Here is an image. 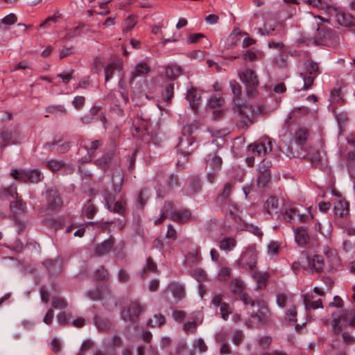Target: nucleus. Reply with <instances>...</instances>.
Wrapping results in <instances>:
<instances>
[{"label": "nucleus", "instance_id": "obj_22", "mask_svg": "<svg viewBox=\"0 0 355 355\" xmlns=\"http://www.w3.org/2000/svg\"><path fill=\"white\" fill-rule=\"evenodd\" d=\"M307 3L319 9L325 10L328 14L336 12V7L325 0H307Z\"/></svg>", "mask_w": 355, "mask_h": 355}, {"label": "nucleus", "instance_id": "obj_63", "mask_svg": "<svg viewBox=\"0 0 355 355\" xmlns=\"http://www.w3.org/2000/svg\"><path fill=\"white\" fill-rule=\"evenodd\" d=\"M85 98L84 96H77L73 98L71 103L76 109H80L85 104Z\"/></svg>", "mask_w": 355, "mask_h": 355}, {"label": "nucleus", "instance_id": "obj_54", "mask_svg": "<svg viewBox=\"0 0 355 355\" xmlns=\"http://www.w3.org/2000/svg\"><path fill=\"white\" fill-rule=\"evenodd\" d=\"M336 120L338 122V125L340 133L346 131V129H345V123L347 121L346 116L341 114L336 115Z\"/></svg>", "mask_w": 355, "mask_h": 355}, {"label": "nucleus", "instance_id": "obj_5", "mask_svg": "<svg viewBox=\"0 0 355 355\" xmlns=\"http://www.w3.org/2000/svg\"><path fill=\"white\" fill-rule=\"evenodd\" d=\"M173 209L171 202H166L162 210L161 217L155 220V223L159 225L167 217L170 216L175 222L182 223L190 220L192 218L191 213L188 209H182L170 212L169 209Z\"/></svg>", "mask_w": 355, "mask_h": 355}, {"label": "nucleus", "instance_id": "obj_1", "mask_svg": "<svg viewBox=\"0 0 355 355\" xmlns=\"http://www.w3.org/2000/svg\"><path fill=\"white\" fill-rule=\"evenodd\" d=\"M230 87L233 94L232 110L234 112H238L241 115V119L237 126L239 130H245L254 120L255 116L254 110L252 106L247 105L242 98V89L237 82L231 81Z\"/></svg>", "mask_w": 355, "mask_h": 355}, {"label": "nucleus", "instance_id": "obj_45", "mask_svg": "<svg viewBox=\"0 0 355 355\" xmlns=\"http://www.w3.org/2000/svg\"><path fill=\"white\" fill-rule=\"evenodd\" d=\"M220 314L224 320H227L229 315L232 313V309L230 304L223 302L220 306Z\"/></svg>", "mask_w": 355, "mask_h": 355}, {"label": "nucleus", "instance_id": "obj_31", "mask_svg": "<svg viewBox=\"0 0 355 355\" xmlns=\"http://www.w3.org/2000/svg\"><path fill=\"white\" fill-rule=\"evenodd\" d=\"M10 210L15 215L24 214L26 211V205L21 200H16L10 203Z\"/></svg>", "mask_w": 355, "mask_h": 355}, {"label": "nucleus", "instance_id": "obj_34", "mask_svg": "<svg viewBox=\"0 0 355 355\" xmlns=\"http://www.w3.org/2000/svg\"><path fill=\"white\" fill-rule=\"evenodd\" d=\"M236 245V241L232 237H227L222 239L220 241V249L225 252L232 250Z\"/></svg>", "mask_w": 355, "mask_h": 355}, {"label": "nucleus", "instance_id": "obj_24", "mask_svg": "<svg viewBox=\"0 0 355 355\" xmlns=\"http://www.w3.org/2000/svg\"><path fill=\"white\" fill-rule=\"evenodd\" d=\"M295 240L301 246L305 245L309 241L307 231L302 227L294 229Z\"/></svg>", "mask_w": 355, "mask_h": 355}, {"label": "nucleus", "instance_id": "obj_41", "mask_svg": "<svg viewBox=\"0 0 355 355\" xmlns=\"http://www.w3.org/2000/svg\"><path fill=\"white\" fill-rule=\"evenodd\" d=\"M304 303L305 305L306 309L308 311L311 309H316L318 308H322V301L321 299H318L315 301H312L308 297H305L304 300Z\"/></svg>", "mask_w": 355, "mask_h": 355}, {"label": "nucleus", "instance_id": "obj_4", "mask_svg": "<svg viewBox=\"0 0 355 355\" xmlns=\"http://www.w3.org/2000/svg\"><path fill=\"white\" fill-rule=\"evenodd\" d=\"M344 323L350 326L355 327V311L354 310H342L341 313L337 315L332 314L331 325L332 330L336 335H338L343 329Z\"/></svg>", "mask_w": 355, "mask_h": 355}, {"label": "nucleus", "instance_id": "obj_64", "mask_svg": "<svg viewBox=\"0 0 355 355\" xmlns=\"http://www.w3.org/2000/svg\"><path fill=\"white\" fill-rule=\"evenodd\" d=\"M189 57L191 60H202L205 58L204 52L200 50H196L189 54Z\"/></svg>", "mask_w": 355, "mask_h": 355}, {"label": "nucleus", "instance_id": "obj_62", "mask_svg": "<svg viewBox=\"0 0 355 355\" xmlns=\"http://www.w3.org/2000/svg\"><path fill=\"white\" fill-rule=\"evenodd\" d=\"M205 35L202 33H193L191 34L187 40V42L188 44H195L197 43L200 39L205 38Z\"/></svg>", "mask_w": 355, "mask_h": 355}, {"label": "nucleus", "instance_id": "obj_30", "mask_svg": "<svg viewBox=\"0 0 355 355\" xmlns=\"http://www.w3.org/2000/svg\"><path fill=\"white\" fill-rule=\"evenodd\" d=\"M17 197V187L14 184L0 189V198L2 200L15 198Z\"/></svg>", "mask_w": 355, "mask_h": 355}, {"label": "nucleus", "instance_id": "obj_44", "mask_svg": "<svg viewBox=\"0 0 355 355\" xmlns=\"http://www.w3.org/2000/svg\"><path fill=\"white\" fill-rule=\"evenodd\" d=\"M232 340L234 345L239 346L244 340V334L241 330H236L233 332Z\"/></svg>", "mask_w": 355, "mask_h": 355}, {"label": "nucleus", "instance_id": "obj_12", "mask_svg": "<svg viewBox=\"0 0 355 355\" xmlns=\"http://www.w3.org/2000/svg\"><path fill=\"white\" fill-rule=\"evenodd\" d=\"M222 159L216 155H209L207 159V166L211 170L208 172L207 179L210 183H213L216 178L217 173L220 170L222 166Z\"/></svg>", "mask_w": 355, "mask_h": 355}, {"label": "nucleus", "instance_id": "obj_8", "mask_svg": "<svg viewBox=\"0 0 355 355\" xmlns=\"http://www.w3.org/2000/svg\"><path fill=\"white\" fill-rule=\"evenodd\" d=\"M306 72L300 73L304 81L303 89H309L313 85L315 78L320 73L319 66L311 59H307L304 62Z\"/></svg>", "mask_w": 355, "mask_h": 355}, {"label": "nucleus", "instance_id": "obj_40", "mask_svg": "<svg viewBox=\"0 0 355 355\" xmlns=\"http://www.w3.org/2000/svg\"><path fill=\"white\" fill-rule=\"evenodd\" d=\"M113 153H108L102 158L98 159L96 164L100 168L106 170L109 167V164L112 159Z\"/></svg>", "mask_w": 355, "mask_h": 355}, {"label": "nucleus", "instance_id": "obj_3", "mask_svg": "<svg viewBox=\"0 0 355 355\" xmlns=\"http://www.w3.org/2000/svg\"><path fill=\"white\" fill-rule=\"evenodd\" d=\"M277 303L282 307H289L285 313V320L291 324H295V329L299 331L300 327L297 322V309L294 304V296L291 295L279 294L277 296Z\"/></svg>", "mask_w": 355, "mask_h": 355}, {"label": "nucleus", "instance_id": "obj_61", "mask_svg": "<svg viewBox=\"0 0 355 355\" xmlns=\"http://www.w3.org/2000/svg\"><path fill=\"white\" fill-rule=\"evenodd\" d=\"M137 24V19L135 16H130L125 20V25L123 31H129Z\"/></svg>", "mask_w": 355, "mask_h": 355}, {"label": "nucleus", "instance_id": "obj_56", "mask_svg": "<svg viewBox=\"0 0 355 355\" xmlns=\"http://www.w3.org/2000/svg\"><path fill=\"white\" fill-rule=\"evenodd\" d=\"M95 322L97 328L100 330L105 331L109 328V322L100 318H95Z\"/></svg>", "mask_w": 355, "mask_h": 355}, {"label": "nucleus", "instance_id": "obj_10", "mask_svg": "<svg viewBox=\"0 0 355 355\" xmlns=\"http://www.w3.org/2000/svg\"><path fill=\"white\" fill-rule=\"evenodd\" d=\"M245 284L244 282L240 279H234L232 280L230 284V289L232 293L234 295H238L241 301L245 305H251L254 306L255 303L254 301L252 300L248 294L245 293Z\"/></svg>", "mask_w": 355, "mask_h": 355}, {"label": "nucleus", "instance_id": "obj_57", "mask_svg": "<svg viewBox=\"0 0 355 355\" xmlns=\"http://www.w3.org/2000/svg\"><path fill=\"white\" fill-rule=\"evenodd\" d=\"M233 188V184L231 182H227L225 184L222 193L219 196L218 199H226L229 197Z\"/></svg>", "mask_w": 355, "mask_h": 355}, {"label": "nucleus", "instance_id": "obj_29", "mask_svg": "<svg viewBox=\"0 0 355 355\" xmlns=\"http://www.w3.org/2000/svg\"><path fill=\"white\" fill-rule=\"evenodd\" d=\"M278 205V199L275 196H271L266 201L264 209L269 215H272L277 212Z\"/></svg>", "mask_w": 355, "mask_h": 355}, {"label": "nucleus", "instance_id": "obj_46", "mask_svg": "<svg viewBox=\"0 0 355 355\" xmlns=\"http://www.w3.org/2000/svg\"><path fill=\"white\" fill-rule=\"evenodd\" d=\"M64 166L62 161L51 159L46 162V167L52 171L60 170Z\"/></svg>", "mask_w": 355, "mask_h": 355}, {"label": "nucleus", "instance_id": "obj_28", "mask_svg": "<svg viewBox=\"0 0 355 355\" xmlns=\"http://www.w3.org/2000/svg\"><path fill=\"white\" fill-rule=\"evenodd\" d=\"M349 203L347 201L340 200L335 203L334 213L336 216L343 217L349 213Z\"/></svg>", "mask_w": 355, "mask_h": 355}, {"label": "nucleus", "instance_id": "obj_39", "mask_svg": "<svg viewBox=\"0 0 355 355\" xmlns=\"http://www.w3.org/2000/svg\"><path fill=\"white\" fill-rule=\"evenodd\" d=\"M165 323V318L163 315H155L153 318L148 321V326L150 327H161Z\"/></svg>", "mask_w": 355, "mask_h": 355}, {"label": "nucleus", "instance_id": "obj_26", "mask_svg": "<svg viewBox=\"0 0 355 355\" xmlns=\"http://www.w3.org/2000/svg\"><path fill=\"white\" fill-rule=\"evenodd\" d=\"M114 244V238L111 236L108 240L105 241L95 248V253L98 256H103L107 254L112 249Z\"/></svg>", "mask_w": 355, "mask_h": 355}, {"label": "nucleus", "instance_id": "obj_18", "mask_svg": "<svg viewBox=\"0 0 355 355\" xmlns=\"http://www.w3.org/2000/svg\"><path fill=\"white\" fill-rule=\"evenodd\" d=\"M150 71V67L146 62H141L138 63L135 69L130 73L129 83L132 84L136 78L145 76Z\"/></svg>", "mask_w": 355, "mask_h": 355}, {"label": "nucleus", "instance_id": "obj_47", "mask_svg": "<svg viewBox=\"0 0 355 355\" xmlns=\"http://www.w3.org/2000/svg\"><path fill=\"white\" fill-rule=\"evenodd\" d=\"M281 243L277 241H270L268 245V252L271 255H277L279 252Z\"/></svg>", "mask_w": 355, "mask_h": 355}, {"label": "nucleus", "instance_id": "obj_23", "mask_svg": "<svg viewBox=\"0 0 355 355\" xmlns=\"http://www.w3.org/2000/svg\"><path fill=\"white\" fill-rule=\"evenodd\" d=\"M191 107L195 110L202 102V98L199 92L194 88H191L188 91L187 97Z\"/></svg>", "mask_w": 355, "mask_h": 355}, {"label": "nucleus", "instance_id": "obj_21", "mask_svg": "<svg viewBox=\"0 0 355 355\" xmlns=\"http://www.w3.org/2000/svg\"><path fill=\"white\" fill-rule=\"evenodd\" d=\"M123 63L120 60H116L112 62L105 69V80L109 81L112 78L114 73L116 71H119L122 69Z\"/></svg>", "mask_w": 355, "mask_h": 355}, {"label": "nucleus", "instance_id": "obj_52", "mask_svg": "<svg viewBox=\"0 0 355 355\" xmlns=\"http://www.w3.org/2000/svg\"><path fill=\"white\" fill-rule=\"evenodd\" d=\"M183 329L187 334H194L197 329V324L195 321L187 322L184 324Z\"/></svg>", "mask_w": 355, "mask_h": 355}, {"label": "nucleus", "instance_id": "obj_43", "mask_svg": "<svg viewBox=\"0 0 355 355\" xmlns=\"http://www.w3.org/2000/svg\"><path fill=\"white\" fill-rule=\"evenodd\" d=\"M259 175L257 178V184L259 187H265L270 180V172H259Z\"/></svg>", "mask_w": 355, "mask_h": 355}, {"label": "nucleus", "instance_id": "obj_2", "mask_svg": "<svg viewBox=\"0 0 355 355\" xmlns=\"http://www.w3.org/2000/svg\"><path fill=\"white\" fill-rule=\"evenodd\" d=\"M123 181V175L120 168H116L112 175V184L113 191L114 193L109 191H105L103 193L105 206L110 211L119 214H123L125 211L126 201L124 197L121 195L119 198H117L121 189V186Z\"/></svg>", "mask_w": 355, "mask_h": 355}, {"label": "nucleus", "instance_id": "obj_25", "mask_svg": "<svg viewBox=\"0 0 355 355\" xmlns=\"http://www.w3.org/2000/svg\"><path fill=\"white\" fill-rule=\"evenodd\" d=\"M170 291L174 298L177 300H180L184 297V286L177 282L171 283L167 288Z\"/></svg>", "mask_w": 355, "mask_h": 355}, {"label": "nucleus", "instance_id": "obj_55", "mask_svg": "<svg viewBox=\"0 0 355 355\" xmlns=\"http://www.w3.org/2000/svg\"><path fill=\"white\" fill-rule=\"evenodd\" d=\"M271 166V162L268 159H264L259 164L258 171L259 172H270V168Z\"/></svg>", "mask_w": 355, "mask_h": 355}, {"label": "nucleus", "instance_id": "obj_19", "mask_svg": "<svg viewBox=\"0 0 355 355\" xmlns=\"http://www.w3.org/2000/svg\"><path fill=\"white\" fill-rule=\"evenodd\" d=\"M330 15H336V19L338 24L345 27H352L355 25L353 16L349 13L338 11L336 8V12L329 13Z\"/></svg>", "mask_w": 355, "mask_h": 355}, {"label": "nucleus", "instance_id": "obj_16", "mask_svg": "<svg viewBox=\"0 0 355 355\" xmlns=\"http://www.w3.org/2000/svg\"><path fill=\"white\" fill-rule=\"evenodd\" d=\"M271 150V142L268 137H265L260 142H255L248 146V151L258 156H263Z\"/></svg>", "mask_w": 355, "mask_h": 355}, {"label": "nucleus", "instance_id": "obj_59", "mask_svg": "<svg viewBox=\"0 0 355 355\" xmlns=\"http://www.w3.org/2000/svg\"><path fill=\"white\" fill-rule=\"evenodd\" d=\"M347 143L349 145H350L353 148H354V150H351L348 153V157L350 159H355V139L353 137V135H350L349 137H347L346 138Z\"/></svg>", "mask_w": 355, "mask_h": 355}, {"label": "nucleus", "instance_id": "obj_20", "mask_svg": "<svg viewBox=\"0 0 355 355\" xmlns=\"http://www.w3.org/2000/svg\"><path fill=\"white\" fill-rule=\"evenodd\" d=\"M45 117H49L50 115L55 117H63L67 114V108L62 105H50L45 108Z\"/></svg>", "mask_w": 355, "mask_h": 355}, {"label": "nucleus", "instance_id": "obj_33", "mask_svg": "<svg viewBox=\"0 0 355 355\" xmlns=\"http://www.w3.org/2000/svg\"><path fill=\"white\" fill-rule=\"evenodd\" d=\"M153 272L158 274L159 271L157 270V264L155 263L151 257H148L146 260V265L141 272V275L142 277H146L148 273Z\"/></svg>", "mask_w": 355, "mask_h": 355}, {"label": "nucleus", "instance_id": "obj_50", "mask_svg": "<svg viewBox=\"0 0 355 355\" xmlns=\"http://www.w3.org/2000/svg\"><path fill=\"white\" fill-rule=\"evenodd\" d=\"M232 274V270L229 267H222L218 272V279L220 281L227 280Z\"/></svg>", "mask_w": 355, "mask_h": 355}, {"label": "nucleus", "instance_id": "obj_48", "mask_svg": "<svg viewBox=\"0 0 355 355\" xmlns=\"http://www.w3.org/2000/svg\"><path fill=\"white\" fill-rule=\"evenodd\" d=\"M51 304L53 307L58 309H63L67 306L65 300L60 297H53Z\"/></svg>", "mask_w": 355, "mask_h": 355}, {"label": "nucleus", "instance_id": "obj_37", "mask_svg": "<svg viewBox=\"0 0 355 355\" xmlns=\"http://www.w3.org/2000/svg\"><path fill=\"white\" fill-rule=\"evenodd\" d=\"M216 340L217 342L220 343V354L221 355L231 354L232 350L230 344L226 340H223V336L221 335L217 336Z\"/></svg>", "mask_w": 355, "mask_h": 355}, {"label": "nucleus", "instance_id": "obj_11", "mask_svg": "<svg viewBox=\"0 0 355 355\" xmlns=\"http://www.w3.org/2000/svg\"><path fill=\"white\" fill-rule=\"evenodd\" d=\"M257 260V255L255 250L252 248H248L241 255L237 263L241 268L252 270L256 267Z\"/></svg>", "mask_w": 355, "mask_h": 355}, {"label": "nucleus", "instance_id": "obj_49", "mask_svg": "<svg viewBox=\"0 0 355 355\" xmlns=\"http://www.w3.org/2000/svg\"><path fill=\"white\" fill-rule=\"evenodd\" d=\"M192 276L199 282H202L206 279L207 274L206 272L201 268H195L192 271Z\"/></svg>", "mask_w": 355, "mask_h": 355}, {"label": "nucleus", "instance_id": "obj_7", "mask_svg": "<svg viewBox=\"0 0 355 355\" xmlns=\"http://www.w3.org/2000/svg\"><path fill=\"white\" fill-rule=\"evenodd\" d=\"M241 80L244 83L246 87V94L249 98L254 97L257 93V87L259 85L258 76L252 69H245L239 73Z\"/></svg>", "mask_w": 355, "mask_h": 355}, {"label": "nucleus", "instance_id": "obj_51", "mask_svg": "<svg viewBox=\"0 0 355 355\" xmlns=\"http://www.w3.org/2000/svg\"><path fill=\"white\" fill-rule=\"evenodd\" d=\"M272 343L270 336H265L258 340L259 345L263 349H268Z\"/></svg>", "mask_w": 355, "mask_h": 355}, {"label": "nucleus", "instance_id": "obj_14", "mask_svg": "<svg viewBox=\"0 0 355 355\" xmlns=\"http://www.w3.org/2000/svg\"><path fill=\"white\" fill-rule=\"evenodd\" d=\"M144 309L138 302H132L121 311V317L125 321L135 322Z\"/></svg>", "mask_w": 355, "mask_h": 355}, {"label": "nucleus", "instance_id": "obj_53", "mask_svg": "<svg viewBox=\"0 0 355 355\" xmlns=\"http://www.w3.org/2000/svg\"><path fill=\"white\" fill-rule=\"evenodd\" d=\"M193 347L198 349L200 353H204L207 350V346L202 338L195 340Z\"/></svg>", "mask_w": 355, "mask_h": 355}, {"label": "nucleus", "instance_id": "obj_32", "mask_svg": "<svg viewBox=\"0 0 355 355\" xmlns=\"http://www.w3.org/2000/svg\"><path fill=\"white\" fill-rule=\"evenodd\" d=\"M254 279L257 283V287L260 289L265 288L268 280L269 275L267 272L254 271L252 274Z\"/></svg>", "mask_w": 355, "mask_h": 355}, {"label": "nucleus", "instance_id": "obj_9", "mask_svg": "<svg viewBox=\"0 0 355 355\" xmlns=\"http://www.w3.org/2000/svg\"><path fill=\"white\" fill-rule=\"evenodd\" d=\"M10 175L15 180L25 183H37L43 179L42 173L37 169L29 171L14 169Z\"/></svg>", "mask_w": 355, "mask_h": 355}, {"label": "nucleus", "instance_id": "obj_27", "mask_svg": "<svg viewBox=\"0 0 355 355\" xmlns=\"http://www.w3.org/2000/svg\"><path fill=\"white\" fill-rule=\"evenodd\" d=\"M166 76L171 80H175L182 74V69L180 66L172 64L166 67Z\"/></svg>", "mask_w": 355, "mask_h": 355}, {"label": "nucleus", "instance_id": "obj_42", "mask_svg": "<svg viewBox=\"0 0 355 355\" xmlns=\"http://www.w3.org/2000/svg\"><path fill=\"white\" fill-rule=\"evenodd\" d=\"M174 94V84L173 83H168L164 92H162V96L166 103H170L171 101V98L173 96Z\"/></svg>", "mask_w": 355, "mask_h": 355}, {"label": "nucleus", "instance_id": "obj_6", "mask_svg": "<svg viewBox=\"0 0 355 355\" xmlns=\"http://www.w3.org/2000/svg\"><path fill=\"white\" fill-rule=\"evenodd\" d=\"M283 217L285 221L291 223H305L313 218L311 208H308L305 210V213H302L296 207H291L287 209Z\"/></svg>", "mask_w": 355, "mask_h": 355}, {"label": "nucleus", "instance_id": "obj_13", "mask_svg": "<svg viewBox=\"0 0 355 355\" xmlns=\"http://www.w3.org/2000/svg\"><path fill=\"white\" fill-rule=\"evenodd\" d=\"M306 259V266L304 265L305 270H309L311 272H320L324 266V261L322 255L315 254L313 256L305 255Z\"/></svg>", "mask_w": 355, "mask_h": 355}, {"label": "nucleus", "instance_id": "obj_17", "mask_svg": "<svg viewBox=\"0 0 355 355\" xmlns=\"http://www.w3.org/2000/svg\"><path fill=\"white\" fill-rule=\"evenodd\" d=\"M195 141L196 139L193 135H182L178 144V150L184 154H189L193 150L192 146Z\"/></svg>", "mask_w": 355, "mask_h": 355}, {"label": "nucleus", "instance_id": "obj_60", "mask_svg": "<svg viewBox=\"0 0 355 355\" xmlns=\"http://www.w3.org/2000/svg\"><path fill=\"white\" fill-rule=\"evenodd\" d=\"M94 277L96 280L105 279L108 277L107 270L102 266L96 271Z\"/></svg>", "mask_w": 355, "mask_h": 355}, {"label": "nucleus", "instance_id": "obj_58", "mask_svg": "<svg viewBox=\"0 0 355 355\" xmlns=\"http://www.w3.org/2000/svg\"><path fill=\"white\" fill-rule=\"evenodd\" d=\"M17 21V17L14 13H10L1 19V23L5 25H12Z\"/></svg>", "mask_w": 355, "mask_h": 355}, {"label": "nucleus", "instance_id": "obj_36", "mask_svg": "<svg viewBox=\"0 0 355 355\" xmlns=\"http://www.w3.org/2000/svg\"><path fill=\"white\" fill-rule=\"evenodd\" d=\"M225 103V99L222 96H211L207 101V106L209 108L221 107Z\"/></svg>", "mask_w": 355, "mask_h": 355}, {"label": "nucleus", "instance_id": "obj_15", "mask_svg": "<svg viewBox=\"0 0 355 355\" xmlns=\"http://www.w3.org/2000/svg\"><path fill=\"white\" fill-rule=\"evenodd\" d=\"M46 200L47 214L59 210L62 205V199L56 190L47 191Z\"/></svg>", "mask_w": 355, "mask_h": 355}, {"label": "nucleus", "instance_id": "obj_38", "mask_svg": "<svg viewBox=\"0 0 355 355\" xmlns=\"http://www.w3.org/2000/svg\"><path fill=\"white\" fill-rule=\"evenodd\" d=\"M96 207L94 204L91 202L90 200L87 202L86 205L83 208V214L87 218H92L95 214L96 213Z\"/></svg>", "mask_w": 355, "mask_h": 355}, {"label": "nucleus", "instance_id": "obj_35", "mask_svg": "<svg viewBox=\"0 0 355 355\" xmlns=\"http://www.w3.org/2000/svg\"><path fill=\"white\" fill-rule=\"evenodd\" d=\"M200 260L198 248L189 252L185 258V264L187 266H192L193 264L199 262Z\"/></svg>", "mask_w": 355, "mask_h": 355}]
</instances>
